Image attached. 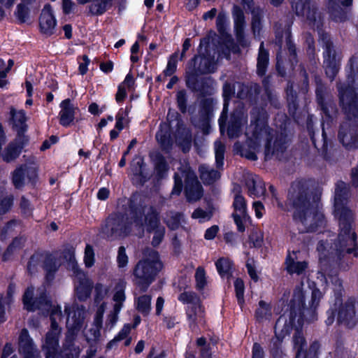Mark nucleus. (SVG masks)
Listing matches in <instances>:
<instances>
[{"instance_id": "obj_1", "label": "nucleus", "mask_w": 358, "mask_h": 358, "mask_svg": "<svg viewBox=\"0 0 358 358\" xmlns=\"http://www.w3.org/2000/svg\"><path fill=\"white\" fill-rule=\"evenodd\" d=\"M355 64V59H350L348 64L350 74L348 76V85L342 83L338 85L340 102L345 114V119L340 124L338 137L343 146L348 148H358V92H356L354 87Z\"/></svg>"}, {"instance_id": "obj_2", "label": "nucleus", "mask_w": 358, "mask_h": 358, "mask_svg": "<svg viewBox=\"0 0 358 358\" xmlns=\"http://www.w3.org/2000/svg\"><path fill=\"white\" fill-rule=\"evenodd\" d=\"M320 196L308 191V185L304 180L292 183L288 193V203L292 206L293 219L297 222H310L313 224L326 221L321 210Z\"/></svg>"}, {"instance_id": "obj_3", "label": "nucleus", "mask_w": 358, "mask_h": 358, "mask_svg": "<svg viewBox=\"0 0 358 358\" xmlns=\"http://www.w3.org/2000/svg\"><path fill=\"white\" fill-rule=\"evenodd\" d=\"M33 294L34 288L32 287H28L23 297L24 308L29 311L36 310H41L43 313L50 311L51 329L46 335L43 349L45 352L46 358H55L58 346V337L60 333L57 321L62 318L61 308L52 306L43 292L38 299H33Z\"/></svg>"}, {"instance_id": "obj_4", "label": "nucleus", "mask_w": 358, "mask_h": 358, "mask_svg": "<svg viewBox=\"0 0 358 358\" xmlns=\"http://www.w3.org/2000/svg\"><path fill=\"white\" fill-rule=\"evenodd\" d=\"M245 136L248 145L253 150L259 148L262 142H264L267 155L278 150L279 143L277 141L272 145L273 134L267 126V114L262 108H255L252 110L251 122L246 128Z\"/></svg>"}, {"instance_id": "obj_5", "label": "nucleus", "mask_w": 358, "mask_h": 358, "mask_svg": "<svg viewBox=\"0 0 358 358\" xmlns=\"http://www.w3.org/2000/svg\"><path fill=\"white\" fill-rule=\"evenodd\" d=\"M302 286L303 285H296L292 297L288 304V308L275 323L274 329L276 341L273 342V347L271 349L273 358H282L283 357V352L279 346V342L290 332L292 325V311L297 310L300 313L303 308L304 293Z\"/></svg>"}, {"instance_id": "obj_6", "label": "nucleus", "mask_w": 358, "mask_h": 358, "mask_svg": "<svg viewBox=\"0 0 358 358\" xmlns=\"http://www.w3.org/2000/svg\"><path fill=\"white\" fill-rule=\"evenodd\" d=\"M162 267L158 253L151 250L148 256L139 261L134 269L136 283L145 291Z\"/></svg>"}, {"instance_id": "obj_7", "label": "nucleus", "mask_w": 358, "mask_h": 358, "mask_svg": "<svg viewBox=\"0 0 358 358\" xmlns=\"http://www.w3.org/2000/svg\"><path fill=\"white\" fill-rule=\"evenodd\" d=\"M326 324L331 325L336 316L339 323H343L349 327H354L358 322V309L356 301L349 299L344 302L340 298H336L334 304L327 311Z\"/></svg>"}, {"instance_id": "obj_8", "label": "nucleus", "mask_w": 358, "mask_h": 358, "mask_svg": "<svg viewBox=\"0 0 358 358\" xmlns=\"http://www.w3.org/2000/svg\"><path fill=\"white\" fill-rule=\"evenodd\" d=\"M65 313L67 314L66 326L68 333L66 338V347L64 354L66 358H78L80 354L79 348L73 346L72 341L78 331L83 326L84 320L85 310L83 308H72L66 307Z\"/></svg>"}, {"instance_id": "obj_9", "label": "nucleus", "mask_w": 358, "mask_h": 358, "mask_svg": "<svg viewBox=\"0 0 358 358\" xmlns=\"http://www.w3.org/2000/svg\"><path fill=\"white\" fill-rule=\"evenodd\" d=\"M178 300L187 304L186 315L192 330L196 331L205 324V308L200 298L194 292H182L179 295Z\"/></svg>"}, {"instance_id": "obj_10", "label": "nucleus", "mask_w": 358, "mask_h": 358, "mask_svg": "<svg viewBox=\"0 0 358 358\" xmlns=\"http://www.w3.org/2000/svg\"><path fill=\"white\" fill-rule=\"evenodd\" d=\"M182 178H185V192L187 200L189 201L199 200L203 195L202 187L198 181L195 173L188 167H186L182 172V176L178 173H175V184L171 194L179 195L180 194L182 188Z\"/></svg>"}, {"instance_id": "obj_11", "label": "nucleus", "mask_w": 358, "mask_h": 358, "mask_svg": "<svg viewBox=\"0 0 358 358\" xmlns=\"http://www.w3.org/2000/svg\"><path fill=\"white\" fill-rule=\"evenodd\" d=\"M320 34L319 43L324 48V68L327 77L333 80L338 72L341 58L336 52L329 36Z\"/></svg>"}, {"instance_id": "obj_12", "label": "nucleus", "mask_w": 358, "mask_h": 358, "mask_svg": "<svg viewBox=\"0 0 358 358\" xmlns=\"http://www.w3.org/2000/svg\"><path fill=\"white\" fill-rule=\"evenodd\" d=\"M68 255L69 256V266L74 276L76 296L79 300L85 301L90 296L92 282L87 275L79 268L74 257L73 251L69 250Z\"/></svg>"}, {"instance_id": "obj_13", "label": "nucleus", "mask_w": 358, "mask_h": 358, "mask_svg": "<svg viewBox=\"0 0 358 358\" xmlns=\"http://www.w3.org/2000/svg\"><path fill=\"white\" fill-rule=\"evenodd\" d=\"M38 168L36 159L31 156L27 162L16 169L13 173V183L16 188H21L25 183L27 178L29 182H34L37 178Z\"/></svg>"}, {"instance_id": "obj_14", "label": "nucleus", "mask_w": 358, "mask_h": 358, "mask_svg": "<svg viewBox=\"0 0 358 358\" xmlns=\"http://www.w3.org/2000/svg\"><path fill=\"white\" fill-rule=\"evenodd\" d=\"M356 238L357 236L352 226L343 225L338 236V243L336 245L338 255H344L345 253L354 252V255L357 257V244Z\"/></svg>"}, {"instance_id": "obj_15", "label": "nucleus", "mask_w": 358, "mask_h": 358, "mask_svg": "<svg viewBox=\"0 0 358 358\" xmlns=\"http://www.w3.org/2000/svg\"><path fill=\"white\" fill-rule=\"evenodd\" d=\"M292 7L295 9L296 15L303 17L313 29H320V19H317L316 10L311 0H292Z\"/></svg>"}, {"instance_id": "obj_16", "label": "nucleus", "mask_w": 358, "mask_h": 358, "mask_svg": "<svg viewBox=\"0 0 358 358\" xmlns=\"http://www.w3.org/2000/svg\"><path fill=\"white\" fill-rule=\"evenodd\" d=\"M303 285L302 287L304 293L303 306L300 311V313L297 310L292 311V325L290 329L291 330L293 328V327H296L295 333L293 337V344L294 349L296 350V353H302V352H305L303 350L306 345L305 339L299 327H301L302 325V313H303V310H304L305 309V299L307 290L304 289V285L303 282H301L299 285Z\"/></svg>"}, {"instance_id": "obj_17", "label": "nucleus", "mask_w": 358, "mask_h": 358, "mask_svg": "<svg viewBox=\"0 0 358 358\" xmlns=\"http://www.w3.org/2000/svg\"><path fill=\"white\" fill-rule=\"evenodd\" d=\"M234 213L232 216L235 224H247L251 220L247 213V204L245 198L241 194V188L236 186L234 188Z\"/></svg>"}, {"instance_id": "obj_18", "label": "nucleus", "mask_w": 358, "mask_h": 358, "mask_svg": "<svg viewBox=\"0 0 358 358\" xmlns=\"http://www.w3.org/2000/svg\"><path fill=\"white\" fill-rule=\"evenodd\" d=\"M316 96L318 104L322 111V136L325 138L327 130L331 127L333 120L336 114V108L331 101L324 102L322 92L320 88L316 90Z\"/></svg>"}, {"instance_id": "obj_19", "label": "nucleus", "mask_w": 358, "mask_h": 358, "mask_svg": "<svg viewBox=\"0 0 358 358\" xmlns=\"http://www.w3.org/2000/svg\"><path fill=\"white\" fill-rule=\"evenodd\" d=\"M126 296L124 294V286L123 283L118 284L115 287V291L113 296L114 301L113 310L108 315L106 326L111 329L117 322L118 314L120 313Z\"/></svg>"}, {"instance_id": "obj_20", "label": "nucleus", "mask_w": 358, "mask_h": 358, "mask_svg": "<svg viewBox=\"0 0 358 358\" xmlns=\"http://www.w3.org/2000/svg\"><path fill=\"white\" fill-rule=\"evenodd\" d=\"M132 217L140 224H157L159 221V211L152 206L136 208L132 211Z\"/></svg>"}, {"instance_id": "obj_21", "label": "nucleus", "mask_w": 358, "mask_h": 358, "mask_svg": "<svg viewBox=\"0 0 358 358\" xmlns=\"http://www.w3.org/2000/svg\"><path fill=\"white\" fill-rule=\"evenodd\" d=\"M19 351L24 358H41L39 351L25 329L21 331L19 336Z\"/></svg>"}, {"instance_id": "obj_22", "label": "nucleus", "mask_w": 358, "mask_h": 358, "mask_svg": "<svg viewBox=\"0 0 358 358\" xmlns=\"http://www.w3.org/2000/svg\"><path fill=\"white\" fill-rule=\"evenodd\" d=\"M144 225H105L103 231L106 233V237L112 240L124 238L131 230H144Z\"/></svg>"}, {"instance_id": "obj_23", "label": "nucleus", "mask_w": 358, "mask_h": 358, "mask_svg": "<svg viewBox=\"0 0 358 358\" xmlns=\"http://www.w3.org/2000/svg\"><path fill=\"white\" fill-rule=\"evenodd\" d=\"M40 29L43 34L49 36L55 33L56 20L53 15L50 6L47 5L42 10L40 17Z\"/></svg>"}, {"instance_id": "obj_24", "label": "nucleus", "mask_w": 358, "mask_h": 358, "mask_svg": "<svg viewBox=\"0 0 358 358\" xmlns=\"http://www.w3.org/2000/svg\"><path fill=\"white\" fill-rule=\"evenodd\" d=\"M106 303L101 302L98 306L94 315L92 327L85 332V337L88 341H96L100 337V331L102 327L103 315L105 312Z\"/></svg>"}, {"instance_id": "obj_25", "label": "nucleus", "mask_w": 358, "mask_h": 358, "mask_svg": "<svg viewBox=\"0 0 358 358\" xmlns=\"http://www.w3.org/2000/svg\"><path fill=\"white\" fill-rule=\"evenodd\" d=\"M285 270L289 274L301 275L306 270L308 264L305 261H299L298 252H289L285 259Z\"/></svg>"}, {"instance_id": "obj_26", "label": "nucleus", "mask_w": 358, "mask_h": 358, "mask_svg": "<svg viewBox=\"0 0 358 358\" xmlns=\"http://www.w3.org/2000/svg\"><path fill=\"white\" fill-rule=\"evenodd\" d=\"M247 122V115L243 110L235 111L231 115L227 134L229 138L238 137Z\"/></svg>"}, {"instance_id": "obj_27", "label": "nucleus", "mask_w": 358, "mask_h": 358, "mask_svg": "<svg viewBox=\"0 0 358 358\" xmlns=\"http://www.w3.org/2000/svg\"><path fill=\"white\" fill-rule=\"evenodd\" d=\"M59 107L61 108L59 113V124L65 127H69L75 119L76 108L71 103L69 99L62 101Z\"/></svg>"}, {"instance_id": "obj_28", "label": "nucleus", "mask_w": 358, "mask_h": 358, "mask_svg": "<svg viewBox=\"0 0 358 358\" xmlns=\"http://www.w3.org/2000/svg\"><path fill=\"white\" fill-rule=\"evenodd\" d=\"M249 195L252 197H260L266 192V187L262 180L257 176H249L245 182Z\"/></svg>"}, {"instance_id": "obj_29", "label": "nucleus", "mask_w": 358, "mask_h": 358, "mask_svg": "<svg viewBox=\"0 0 358 358\" xmlns=\"http://www.w3.org/2000/svg\"><path fill=\"white\" fill-rule=\"evenodd\" d=\"M23 146L24 142L22 137L17 138L15 141L10 143L5 149L2 154L3 159L6 162L13 161L19 156Z\"/></svg>"}, {"instance_id": "obj_30", "label": "nucleus", "mask_w": 358, "mask_h": 358, "mask_svg": "<svg viewBox=\"0 0 358 358\" xmlns=\"http://www.w3.org/2000/svg\"><path fill=\"white\" fill-rule=\"evenodd\" d=\"M178 128L176 133V142L181 147L183 152L189 150L192 145V134L189 129L177 123Z\"/></svg>"}, {"instance_id": "obj_31", "label": "nucleus", "mask_w": 358, "mask_h": 358, "mask_svg": "<svg viewBox=\"0 0 358 358\" xmlns=\"http://www.w3.org/2000/svg\"><path fill=\"white\" fill-rule=\"evenodd\" d=\"M335 217L342 224H351L355 221V214L347 206L342 204L334 206Z\"/></svg>"}, {"instance_id": "obj_32", "label": "nucleus", "mask_w": 358, "mask_h": 358, "mask_svg": "<svg viewBox=\"0 0 358 358\" xmlns=\"http://www.w3.org/2000/svg\"><path fill=\"white\" fill-rule=\"evenodd\" d=\"M233 17L234 19V27L236 33V37L239 41L243 38V31L245 27V19L243 10L236 6L233 8Z\"/></svg>"}, {"instance_id": "obj_33", "label": "nucleus", "mask_w": 358, "mask_h": 358, "mask_svg": "<svg viewBox=\"0 0 358 358\" xmlns=\"http://www.w3.org/2000/svg\"><path fill=\"white\" fill-rule=\"evenodd\" d=\"M113 0H92L90 5V12L94 15H101L108 10Z\"/></svg>"}, {"instance_id": "obj_34", "label": "nucleus", "mask_w": 358, "mask_h": 358, "mask_svg": "<svg viewBox=\"0 0 358 358\" xmlns=\"http://www.w3.org/2000/svg\"><path fill=\"white\" fill-rule=\"evenodd\" d=\"M272 316L271 307L269 303L264 301L259 302L258 307L255 311V318L259 322L269 321Z\"/></svg>"}, {"instance_id": "obj_35", "label": "nucleus", "mask_w": 358, "mask_h": 358, "mask_svg": "<svg viewBox=\"0 0 358 358\" xmlns=\"http://www.w3.org/2000/svg\"><path fill=\"white\" fill-rule=\"evenodd\" d=\"M200 177L204 183L211 184L219 179L220 175L210 166L202 164L199 166Z\"/></svg>"}, {"instance_id": "obj_36", "label": "nucleus", "mask_w": 358, "mask_h": 358, "mask_svg": "<svg viewBox=\"0 0 358 358\" xmlns=\"http://www.w3.org/2000/svg\"><path fill=\"white\" fill-rule=\"evenodd\" d=\"M145 227L149 237L152 236V244L154 246L158 245L164 235V225H145Z\"/></svg>"}, {"instance_id": "obj_37", "label": "nucleus", "mask_w": 358, "mask_h": 358, "mask_svg": "<svg viewBox=\"0 0 358 358\" xmlns=\"http://www.w3.org/2000/svg\"><path fill=\"white\" fill-rule=\"evenodd\" d=\"M156 138L164 149H169L171 147V135L166 124H160L159 129L156 134Z\"/></svg>"}, {"instance_id": "obj_38", "label": "nucleus", "mask_w": 358, "mask_h": 358, "mask_svg": "<svg viewBox=\"0 0 358 358\" xmlns=\"http://www.w3.org/2000/svg\"><path fill=\"white\" fill-rule=\"evenodd\" d=\"M349 185L343 181H338L336 185L334 206L344 203L349 194Z\"/></svg>"}, {"instance_id": "obj_39", "label": "nucleus", "mask_w": 358, "mask_h": 358, "mask_svg": "<svg viewBox=\"0 0 358 358\" xmlns=\"http://www.w3.org/2000/svg\"><path fill=\"white\" fill-rule=\"evenodd\" d=\"M268 64V53L264 48V43H261L257 58V73L259 76L265 74Z\"/></svg>"}, {"instance_id": "obj_40", "label": "nucleus", "mask_w": 358, "mask_h": 358, "mask_svg": "<svg viewBox=\"0 0 358 358\" xmlns=\"http://www.w3.org/2000/svg\"><path fill=\"white\" fill-rule=\"evenodd\" d=\"M200 58L199 66L195 69L196 73H208L215 71L216 64L213 60L209 59L206 57H197L194 58V62Z\"/></svg>"}, {"instance_id": "obj_41", "label": "nucleus", "mask_w": 358, "mask_h": 358, "mask_svg": "<svg viewBox=\"0 0 358 358\" xmlns=\"http://www.w3.org/2000/svg\"><path fill=\"white\" fill-rule=\"evenodd\" d=\"M215 266L221 277L229 278L231 275L233 265L229 259L224 257L220 258L215 262Z\"/></svg>"}, {"instance_id": "obj_42", "label": "nucleus", "mask_w": 358, "mask_h": 358, "mask_svg": "<svg viewBox=\"0 0 358 358\" xmlns=\"http://www.w3.org/2000/svg\"><path fill=\"white\" fill-rule=\"evenodd\" d=\"M59 266L55 258L52 255H48L44 260L43 268L46 272V278L48 280L53 277V273L57 271Z\"/></svg>"}, {"instance_id": "obj_43", "label": "nucleus", "mask_w": 358, "mask_h": 358, "mask_svg": "<svg viewBox=\"0 0 358 358\" xmlns=\"http://www.w3.org/2000/svg\"><path fill=\"white\" fill-rule=\"evenodd\" d=\"M13 203V196L7 195L5 191L0 188V216L10 210Z\"/></svg>"}, {"instance_id": "obj_44", "label": "nucleus", "mask_w": 358, "mask_h": 358, "mask_svg": "<svg viewBox=\"0 0 358 358\" xmlns=\"http://www.w3.org/2000/svg\"><path fill=\"white\" fill-rule=\"evenodd\" d=\"M137 310L143 314L147 315L150 310L151 297L149 295H143L135 301Z\"/></svg>"}, {"instance_id": "obj_45", "label": "nucleus", "mask_w": 358, "mask_h": 358, "mask_svg": "<svg viewBox=\"0 0 358 358\" xmlns=\"http://www.w3.org/2000/svg\"><path fill=\"white\" fill-rule=\"evenodd\" d=\"M130 108L127 107L124 110L120 109L116 115L115 128L120 131L128 125L129 119L128 117Z\"/></svg>"}, {"instance_id": "obj_46", "label": "nucleus", "mask_w": 358, "mask_h": 358, "mask_svg": "<svg viewBox=\"0 0 358 358\" xmlns=\"http://www.w3.org/2000/svg\"><path fill=\"white\" fill-rule=\"evenodd\" d=\"M215 162L217 168H222L224 164L225 145L220 141H216L214 143Z\"/></svg>"}, {"instance_id": "obj_47", "label": "nucleus", "mask_w": 358, "mask_h": 358, "mask_svg": "<svg viewBox=\"0 0 358 358\" xmlns=\"http://www.w3.org/2000/svg\"><path fill=\"white\" fill-rule=\"evenodd\" d=\"M110 287L101 282H97L94 286V301L101 303L108 294Z\"/></svg>"}, {"instance_id": "obj_48", "label": "nucleus", "mask_w": 358, "mask_h": 358, "mask_svg": "<svg viewBox=\"0 0 358 358\" xmlns=\"http://www.w3.org/2000/svg\"><path fill=\"white\" fill-rule=\"evenodd\" d=\"M10 115L14 125L22 129L27 121L25 112L22 110H16L12 108L10 110Z\"/></svg>"}, {"instance_id": "obj_49", "label": "nucleus", "mask_w": 358, "mask_h": 358, "mask_svg": "<svg viewBox=\"0 0 358 358\" xmlns=\"http://www.w3.org/2000/svg\"><path fill=\"white\" fill-rule=\"evenodd\" d=\"M234 93V87L229 83H225L223 86V96L224 97V104L222 117L220 119V125L222 128V119L225 118L226 115L224 113L227 110V100L231 97V96Z\"/></svg>"}, {"instance_id": "obj_50", "label": "nucleus", "mask_w": 358, "mask_h": 358, "mask_svg": "<svg viewBox=\"0 0 358 358\" xmlns=\"http://www.w3.org/2000/svg\"><path fill=\"white\" fill-rule=\"evenodd\" d=\"M178 57V52H176L170 56L167 66L164 71L165 76H171L175 73L177 68Z\"/></svg>"}, {"instance_id": "obj_51", "label": "nucleus", "mask_w": 358, "mask_h": 358, "mask_svg": "<svg viewBox=\"0 0 358 358\" xmlns=\"http://www.w3.org/2000/svg\"><path fill=\"white\" fill-rule=\"evenodd\" d=\"M19 206L20 212L24 217H29L31 215L34 207L30 201L24 196H21Z\"/></svg>"}, {"instance_id": "obj_52", "label": "nucleus", "mask_w": 358, "mask_h": 358, "mask_svg": "<svg viewBox=\"0 0 358 358\" xmlns=\"http://www.w3.org/2000/svg\"><path fill=\"white\" fill-rule=\"evenodd\" d=\"M196 287L198 289H202L207 284L206 272L203 268L198 267L195 273Z\"/></svg>"}, {"instance_id": "obj_53", "label": "nucleus", "mask_w": 358, "mask_h": 358, "mask_svg": "<svg viewBox=\"0 0 358 358\" xmlns=\"http://www.w3.org/2000/svg\"><path fill=\"white\" fill-rule=\"evenodd\" d=\"M95 257L94 251L92 245L87 244L84 253V263L88 268L92 267L94 264Z\"/></svg>"}, {"instance_id": "obj_54", "label": "nucleus", "mask_w": 358, "mask_h": 358, "mask_svg": "<svg viewBox=\"0 0 358 358\" xmlns=\"http://www.w3.org/2000/svg\"><path fill=\"white\" fill-rule=\"evenodd\" d=\"M234 287L236 291L238 302L242 305L244 302V283L241 279L237 278L234 282Z\"/></svg>"}, {"instance_id": "obj_55", "label": "nucleus", "mask_w": 358, "mask_h": 358, "mask_svg": "<svg viewBox=\"0 0 358 358\" xmlns=\"http://www.w3.org/2000/svg\"><path fill=\"white\" fill-rule=\"evenodd\" d=\"M286 94H287V96L289 111L293 110V112H294L296 110V103H295L296 96L293 91L292 84H288L287 89H286Z\"/></svg>"}, {"instance_id": "obj_56", "label": "nucleus", "mask_w": 358, "mask_h": 358, "mask_svg": "<svg viewBox=\"0 0 358 358\" xmlns=\"http://www.w3.org/2000/svg\"><path fill=\"white\" fill-rule=\"evenodd\" d=\"M155 171L159 178H164L168 171V166L164 159L159 157L155 165Z\"/></svg>"}, {"instance_id": "obj_57", "label": "nucleus", "mask_w": 358, "mask_h": 358, "mask_svg": "<svg viewBox=\"0 0 358 358\" xmlns=\"http://www.w3.org/2000/svg\"><path fill=\"white\" fill-rule=\"evenodd\" d=\"M192 217L198 219L199 222H208L211 217V213L198 208L193 212Z\"/></svg>"}, {"instance_id": "obj_58", "label": "nucleus", "mask_w": 358, "mask_h": 358, "mask_svg": "<svg viewBox=\"0 0 358 358\" xmlns=\"http://www.w3.org/2000/svg\"><path fill=\"white\" fill-rule=\"evenodd\" d=\"M322 297V292L318 289H313L311 292V301L309 306L311 310H315L319 305V302Z\"/></svg>"}, {"instance_id": "obj_59", "label": "nucleus", "mask_w": 358, "mask_h": 358, "mask_svg": "<svg viewBox=\"0 0 358 358\" xmlns=\"http://www.w3.org/2000/svg\"><path fill=\"white\" fill-rule=\"evenodd\" d=\"M26 4L22 2L17 5L15 11V15L19 20L24 22L28 17V8L25 6Z\"/></svg>"}, {"instance_id": "obj_60", "label": "nucleus", "mask_w": 358, "mask_h": 358, "mask_svg": "<svg viewBox=\"0 0 358 358\" xmlns=\"http://www.w3.org/2000/svg\"><path fill=\"white\" fill-rule=\"evenodd\" d=\"M250 241L255 248L261 247L263 243V234L260 231H254L250 235Z\"/></svg>"}, {"instance_id": "obj_61", "label": "nucleus", "mask_w": 358, "mask_h": 358, "mask_svg": "<svg viewBox=\"0 0 358 358\" xmlns=\"http://www.w3.org/2000/svg\"><path fill=\"white\" fill-rule=\"evenodd\" d=\"M13 65L14 62L13 59H9L6 65L4 60L0 59V78H5Z\"/></svg>"}, {"instance_id": "obj_62", "label": "nucleus", "mask_w": 358, "mask_h": 358, "mask_svg": "<svg viewBox=\"0 0 358 358\" xmlns=\"http://www.w3.org/2000/svg\"><path fill=\"white\" fill-rule=\"evenodd\" d=\"M117 261L120 268L125 267L127 265L128 257L123 246L119 248Z\"/></svg>"}, {"instance_id": "obj_63", "label": "nucleus", "mask_w": 358, "mask_h": 358, "mask_svg": "<svg viewBox=\"0 0 358 358\" xmlns=\"http://www.w3.org/2000/svg\"><path fill=\"white\" fill-rule=\"evenodd\" d=\"M318 348L319 344L315 343L310 346L308 352H302V353H296V358H316V350Z\"/></svg>"}, {"instance_id": "obj_64", "label": "nucleus", "mask_w": 358, "mask_h": 358, "mask_svg": "<svg viewBox=\"0 0 358 358\" xmlns=\"http://www.w3.org/2000/svg\"><path fill=\"white\" fill-rule=\"evenodd\" d=\"M227 22V19L224 13H219L216 18V26L220 33H223L225 30V27Z\"/></svg>"}]
</instances>
